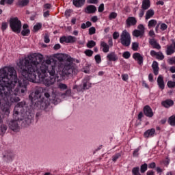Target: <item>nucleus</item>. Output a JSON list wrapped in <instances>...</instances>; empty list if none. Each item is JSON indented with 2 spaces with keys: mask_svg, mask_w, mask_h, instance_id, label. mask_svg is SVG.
<instances>
[{
  "mask_svg": "<svg viewBox=\"0 0 175 175\" xmlns=\"http://www.w3.org/2000/svg\"><path fill=\"white\" fill-rule=\"evenodd\" d=\"M43 55L41 53H31L23 58L19 59L17 65L19 68V73L22 78L17 79V72L14 67L5 66L0 69V106L5 114L10 113V106L13 103L20 102V97L27 92L28 81L38 83L36 73H39L40 77L46 75V72L50 76H54L55 72L61 77L69 76L73 72V66L57 63L51 65L53 58L48 57L43 61Z\"/></svg>",
  "mask_w": 175,
  "mask_h": 175,
  "instance_id": "obj_1",
  "label": "nucleus"
},
{
  "mask_svg": "<svg viewBox=\"0 0 175 175\" xmlns=\"http://www.w3.org/2000/svg\"><path fill=\"white\" fill-rule=\"evenodd\" d=\"M27 103L25 101H21L18 103L14 107V117L15 118L14 120H12L11 122L10 123V128L14 132H16V131H18V124H17V121H20V119L17 117L20 113L23 114L24 113V107H25Z\"/></svg>",
  "mask_w": 175,
  "mask_h": 175,
  "instance_id": "obj_2",
  "label": "nucleus"
},
{
  "mask_svg": "<svg viewBox=\"0 0 175 175\" xmlns=\"http://www.w3.org/2000/svg\"><path fill=\"white\" fill-rule=\"evenodd\" d=\"M47 73L46 72L45 75L42 77H40V74L37 73L40 80L46 85V87H50V85H53L57 81V77H55V74L54 75H50V77H47Z\"/></svg>",
  "mask_w": 175,
  "mask_h": 175,
  "instance_id": "obj_3",
  "label": "nucleus"
},
{
  "mask_svg": "<svg viewBox=\"0 0 175 175\" xmlns=\"http://www.w3.org/2000/svg\"><path fill=\"white\" fill-rule=\"evenodd\" d=\"M131 40L132 38L131 37V33H129L126 29L123 30L120 34L121 44L124 47H129Z\"/></svg>",
  "mask_w": 175,
  "mask_h": 175,
  "instance_id": "obj_4",
  "label": "nucleus"
},
{
  "mask_svg": "<svg viewBox=\"0 0 175 175\" xmlns=\"http://www.w3.org/2000/svg\"><path fill=\"white\" fill-rule=\"evenodd\" d=\"M10 27L13 32L20 33L21 31V21L17 17L12 18L10 20Z\"/></svg>",
  "mask_w": 175,
  "mask_h": 175,
  "instance_id": "obj_5",
  "label": "nucleus"
},
{
  "mask_svg": "<svg viewBox=\"0 0 175 175\" xmlns=\"http://www.w3.org/2000/svg\"><path fill=\"white\" fill-rule=\"evenodd\" d=\"M146 32V28L143 24H139L137 26V29H135L132 32V35L134 38H143L144 36V33Z\"/></svg>",
  "mask_w": 175,
  "mask_h": 175,
  "instance_id": "obj_6",
  "label": "nucleus"
},
{
  "mask_svg": "<svg viewBox=\"0 0 175 175\" xmlns=\"http://www.w3.org/2000/svg\"><path fill=\"white\" fill-rule=\"evenodd\" d=\"M77 40V38L72 36H62L59 39L60 43H76Z\"/></svg>",
  "mask_w": 175,
  "mask_h": 175,
  "instance_id": "obj_7",
  "label": "nucleus"
},
{
  "mask_svg": "<svg viewBox=\"0 0 175 175\" xmlns=\"http://www.w3.org/2000/svg\"><path fill=\"white\" fill-rule=\"evenodd\" d=\"M137 24V19L135 16H129L126 20V28L135 27Z\"/></svg>",
  "mask_w": 175,
  "mask_h": 175,
  "instance_id": "obj_8",
  "label": "nucleus"
},
{
  "mask_svg": "<svg viewBox=\"0 0 175 175\" xmlns=\"http://www.w3.org/2000/svg\"><path fill=\"white\" fill-rule=\"evenodd\" d=\"M42 97V92H40V90H36L34 92H31L29 98L31 102H33V100H36V99H39V98Z\"/></svg>",
  "mask_w": 175,
  "mask_h": 175,
  "instance_id": "obj_9",
  "label": "nucleus"
},
{
  "mask_svg": "<svg viewBox=\"0 0 175 175\" xmlns=\"http://www.w3.org/2000/svg\"><path fill=\"white\" fill-rule=\"evenodd\" d=\"M150 55L151 57H155L157 59H159V61H163L165 59V55H163V53L162 52H157L154 50L150 51Z\"/></svg>",
  "mask_w": 175,
  "mask_h": 175,
  "instance_id": "obj_10",
  "label": "nucleus"
},
{
  "mask_svg": "<svg viewBox=\"0 0 175 175\" xmlns=\"http://www.w3.org/2000/svg\"><path fill=\"white\" fill-rule=\"evenodd\" d=\"M144 113L145 116L146 117H148L149 118L154 117V112L152 111V109H151V107H150V105H146L144 107Z\"/></svg>",
  "mask_w": 175,
  "mask_h": 175,
  "instance_id": "obj_11",
  "label": "nucleus"
},
{
  "mask_svg": "<svg viewBox=\"0 0 175 175\" xmlns=\"http://www.w3.org/2000/svg\"><path fill=\"white\" fill-rule=\"evenodd\" d=\"M174 105V101L172 99H166L161 102V106L165 109H170L172 106Z\"/></svg>",
  "mask_w": 175,
  "mask_h": 175,
  "instance_id": "obj_12",
  "label": "nucleus"
},
{
  "mask_svg": "<svg viewBox=\"0 0 175 175\" xmlns=\"http://www.w3.org/2000/svg\"><path fill=\"white\" fill-rule=\"evenodd\" d=\"M175 53V41L172 42V44L167 46L166 54L167 55H172Z\"/></svg>",
  "mask_w": 175,
  "mask_h": 175,
  "instance_id": "obj_13",
  "label": "nucleus"
},
{
  "mask_svg": "<svg viewBox=\"0 0 175 175\" xmlns=\"http://www.w3.org/2000/svg\"><path fill=\"white\" fill-rule=\"evenodd\" d=\"M133 58L136 61L138 65H143V56L139 53H135L133 55Z\"/></svg>",
  "mask_w": 175,
  "mask_h": 175,
  "instance_id": "obj_14",
  "label": "nucleus"
},
{
  "mask_svg": "<svg viewBox=\"0 0 175 175\" xmlns=\"http://www.w3.org/2000/svg\"><path fill=\"white\" fill-rule=\"evenodd\" d=\"M149 44H150V46H152L153 49H156V50H161V45L159 44V43H158V42H157V40H155L154 38L150 39Z\"/></svg>",
  "mask_w": 175,
  "mask_h": 175,
  "instance_id": "obj_15",
  "label": "nucleus"
},
{
  "mask_svg": "<svg viewBox=\"0 0 175 175\" xmlns=\"http://www.w3.org/2000/svg\"><path fill=\"white\" fill-rule=\"evenodd\" d=\"M107 59H108V61L116 62V61H118V56L116 54V52H111L107 54Z\"/></svg>",
  "mask_w": 175,
  "mask_h": 175,
  "instance_id": "obj_16",
  "label": "nucleus"
},
{
  "mask_svg": "<svg viewBox=\"0 0 175 175\" xmlns=\"http://www.w3.org/2000/svg\"><path fill=\"white\" fill-rule=\"evenodd\" d=\"M157 84L160 90H165V81H163V76L159 75L157 78Z\"/></svg>",
  "mask_w": 175,
  "mask_h": 175,
  "instance_id": "obj_17",
  "label": "nucleus"
},
{
  "mask_svg": "<svg viewBox=\"0 0 175 175\" xmlns=\"http://www.w3.org/2000/svg\"><path fill=\"white\" fill-rule=\"evenodd\" d=\"M159 27L161 31H166V29H167V25H166V23H161V22H159V23H157L155 27V31L157 33L159 32Z\"/></svg>",
  "mask_w": 175,
  "mask_h": 175,
  "instance_id": "obj_18",
  "label": "nucleus"
},
{
  "mask_svg": "<svg viewBox=\"0 0 175 175\" xmlns=\"http://www.w3.org/2000/svg\"><path fill=\"white\" fill-rule=\"evenodd\" d=\"M96 12V7L93 5H88L85 9V12L88 14H92Z\"/></svg>",
  "mask_w": 175,
  "mask_h": 175,
  "instance_id": "obj_19",
  "label": "nucleus"
},
{
  "mask_svg": "<svg viewBox=\"0 0 175 175\" xmlns=\"http://www.w3.org/2000/svg\"><path fill=\"white\" fill-rule=\"evenodd\" d=\"M100 49H103V53H109L110 51V46L105 41H101L100 43Z\"/></svg>",
  "mask_w": 175,
  "mask_h": 175,
  "instance_id": "obj_20",
  "label": "nucleus"
},
{
  "mask_svg": "<svg viewBox=\"0 0 175 175\" xmlns=\"http://www.w3.org/2000/svg\"><path fill=\"white\" fill-rule=\"evenodd\" d=\"M151 6V1L150 0H143L142 4V9L143 10H148Z\"/></svg>",
  "mask_w": 175,
  "mask_h": 175,
  "instance_id": "obj_21",
  "label": "nucleus"
},
{
  "mask_svg": "<svg viewBox=\"0 0 175 175\" xmlns=\"http://www.w3.org/2000/svg\"><path fill=\"white\" fill-rule=\"evenodd\" d=\"M55 58L57 59L59 62H63L66 58H68V55L64 53H57L55 55Z\"/></svg>",
  "mask_w": 175,
  "mask_h": 175,
  "instance_id": "obj_22",
  "label": "nucleus"
},
{
  "mask_svg": "<svg viewBox=\"0 0 175 175\" xmlns=\"http://www.w3.org/2000/svg\"><path fill=\"white\" fill-rule=\"evenodd\" d=\"M154 135H155V129H148L144 133V136L146 138L154 137Z\"/></svg>",
  "mask_w": 175,
  "mask_h": 175,
  "instance_id": "obj_23",
  "label": "nucleus"
},
{
  "mask_svg": "<svg viewBox=\"0 0 175 175\" xmlns=\"http://www.w3.org/2000/svg\"><path fill=\"white\" fill-rule=\"evenodd\" d=\"M152 68L153 69V73L155 76H158L159 75V66H158V63L157 61H154L152 64Z\"/></svg>",
  "mask_w": 175,
  "mask_h": 175,
  "instance_id": "obj_24",
  "label": "nucleus"
},
{
  "mask_svg": "<svg viewBox=\"0 0 175 175\" xmlns=\"http://www.w3.org/2000/svg\"><path fill=\"white\" fill-rule=\"evenodd\" d=\"M29 26L27 24H24L23 26V30L21 31V35L23 36H28V35H29L31 31L29 30Z\"/></svg>",
  "mask_w": 175,
  "mask_h": 175,
  "instance_id": "obj_25",
  "label": "nucleus"
},
{
  "mask_svg": "<svg viewBox=\"0 0 175 175\" xmlns=\"http://www.w3.org/2000/svg\"><path fill=\"white\" fill-rule=\"evenodd\" d=\"M84 3H85V0H72V5L75 8H81L84 6Z\"/></svg>",
  "mask_w": 175,
  "mask_h": 175,
  "instance_id": "obj_26",
  "label": "nucleus"
},
{
  "mask_svg": "<svg viewBox=\"0 0 175 175\" xmlns=\"http://www.w3.org/2000/svg\"><path fill=\"white\" fill-rule=\"evenodd\" d=\"M154 14H155V12L152 9H150L146 11L145 14V19L150 20V18L154 17Z\"/></svg>",
  "mask_w": 175,
  "mask_h": 175,
  "instance_id": "obj_27",
  "label": "nucleus"
},
{
  "mask_svg": "<svg viewBox=\"0 0 175 175\" xmlns=\"http://www.w3.org/2000/svg\"><path fill=\"white\" fill-rule=\"evenodd\" d=\"M29 3V0H19L18 1V5L21 8H24V6H27Z\"/></svg>",
  "mask_w": 175,
  "mask_h": 175,
  "instance_id": "obj_28",
  "label": "nucleus"
},
{
  "mask_svg": "<svg viewBox=\"0 0 175 175\" xmlns=\"http://www.w3.org/2000/svg\"><path fill=\"white\" fill-rule=\"evenodd\" d=\"M155 25H158L157 20L152 19L149 21L148 24V28H153V27H155Z\"/></svg>",
  "mask_w": 175,
  "mask_h": 175,
  "instance_id": "obj_29",
  "label": "nucleus"
},
{
  "mask_svg": "<svg viewBox=\"0 0 175 175\" xmlns=\"http://www.w3.org/2000/svg\"><path fill=\"white\" fill-rule=\"evenodd\" d=\"M96 46V42L94 40H90L86 44V46L88 49H92L93 47H95Z\"/></svg>",
  "mask_w": 175,
  "mask_h": 175,
  "instance_id": "obj_30",
  "label": "nucleus"
},
{
  "mask_svg": "<svg viewBox=\"0 0 175 175\" xmlns=\"http://www.w3.org/2000/svg\"><path fill=\"white\" fill-rule=\"evenodd\" d=\"M168 124H170L171 126H175V115H172L168 118Z\"/></svg>",
  "mask_w": 175,
  "mask_h": 175,
  "instance_id": "obj_31",
  "label": "nucleus"
},
{
  "mask_svg": "<svg viewBox=\"0 0 175 175\" xmlns=\"http://www.w3.org/2000/svg\"><path fill=\"white\" fill-rule=\"evenodd\" d=\"M92 25V23L90 21H87L85 23H82L81 25V28L82 29H85V28H90Z\"/></svg>",
  "mask_w": 175,
  "mask_h": 175,
  "instance_id": "obj_32",
  "label": "nucleus"
},
{
  "mask_svg": "<svg viewBox=\"0 0 175 175\" xmlns=\"http://www.w3.org/2000/svg\"><path fill=\"white\" fill-rule=\"evenodd\" d=\"M84 54L86 55V57H92V55H94V51L91 49H86L84 51Z\"/></svg>",
  "mask_w": 175,
  "mask_h": 175,
  "instance_id": "obj_33",
  "label": "nucleus"
},
{
  "mask_svg": "<svg viewBox=\"0 0 175 175\" xmlns=\"http://www.w3.org/2000/svg\"><path fill=\"white\" fill-rule=\"evenodd\" d=\"M13 2H14V0H1L0 5H5V3L12 5Z\"/></svg>",
  "mask_w": 175,
  "mask_h": 175,
  "instance_id": "obj_34",
  "label": "nucleus"
},
{
  "mask_svg": "<svg viewBox=\"0 0 175 175\" xmlns=\"http://www.w3.org/2000/svg\"><path fill=\"white\" fill-rule=\"evenodd\" d=\"M57 87L59 90H62L63 91H64L65 90H68V85L62 83H59Z\"/></svg>",
  "mask_w": 175,
  "mask_h": 175,
  "instance_id": "obj_35",
  "label": "nucleus"
},
{
  "mask_svg": "<svg viewBox=\"0 0 175 175\" xmlns=\"http://www.w3.org/2000/svg\"><path fill=\"white\" fill-rule=\"evenodd\" d=\"M94 59L96 64H99L102 62V57L100 54H97L94 56Z\"/></svg>",
  "mask_w": 175,
  "mask_h": 175,
  "instance_id": "obj_36",
  "label": "nucleus"
},
{
  "mask_svg": "<svg viewBox=\"0 0 175 175\" xmlns=\"http://www.w3.org/2000/svg\"><path fill=\"white\" fill-rule=\"evenodd\" d=\"M148 167V166L147 165V163L142 165L140 168L141 173H146V172H147Z\"/></svg>",
  "mask_w": 175,
  "mask_h": 175,
  "instance_id": "obj_37",
  "label": "nucleus"
},
{
  "mask_svg": "<svg viewBox=\"0 0 175 175\" xmlns=\"http://www.w3.org/2000/svg\"><path fill=\"white\" fill-rule=\"evenodd\" d=\"M132 50H133V51H137L139 50V43L138 42H133L132 43Z\"/></svg>",
  "mask_w": 175,
  "mask_h": 175,
  "instance_id": "obj_38",
  "label": "nucleus"
},
{
  "mask_svg": "<svg viewBox=\"0 0 175 175\" xmlns=\"http://www.w3.org/2000/svg\"><path fill=\"white\" fill-rule=\"evenodd\" d=\"M117 12H111L109 15V20H114V18H117Z\"/></svg>",
  "mask_w": 175,
  "mask_h": 175,
  "instance_id": "obj_39",
  "label": "nucleus"
},
{
  "mask_svg": "<svg viewBox=\"0 0 175 175\" xmlns=\"http://www.w3.org/2000/svg\"><path fill=\"white\" fill-rule=\"evenodd\" d=\"M139 167H135L133 168L132 173L133 175H142L140 174V172H139Z\"/></svg>",
  "mask_w": 175,
  "mask_h": 175,
  "instance_id": "obj_40",
  "label": "nucleus"
},
{
  "mask_svg": "<svg viewBox=\"0 0 175 175\" xmlns=\"http://www.w3.org/2000/svg\"><path fill=\"white\" fill-rule=\"evenodd\" d=\"M167 85L168 88H175V81H168Z\"/></svg>",
  "mask_w": 175,
  "mask_h": 175,
  "instance_id": "obj_41",
  "label": "nucleus"
},
{
  "mask_svg": "<svg viewBox=\"0 0 175 175\" xmlns=\"http://www.w3.org/2000/svg\"><path fill=\"white\" fill-rule=\"evenodd\" d=\"M42 29V24L41 23H37L36 25L33 26V30L35 32H38L39 29Z\"/></svg>",
  "mask_w": 175,
  "mask_h": 175,
  "instance_id": "obj_42",
  "label": "nucleus"
},
{
  "mask_svg": "<svg viewBox=\"0 0 175 175\" xmlns=\"http://www.w3.org/2000/svg\"><path fill=\"white\" fill-rule=\"evenodd\" d=\"M96 33V29L95 27H92L89 29V35H94Z\"/></svg>",
  "mask_w": 175,
  "mask_h": 175,
  "instance_id": "obj_43",
  "label": "nucleus"
},
{
  "mask_svg": "<svg viewBox=\"0 0 175 175\" xmlns=\"http://www.w3.org/2000/svg\"><path fill=\"white\" fill-rule=\"evenodd\" d=\"M123 58H125V59H128L131 57V53L129 51H126L122 55Z\"/></svg>",
  "mask_w": 175,
  "mask_h": 175,
  "instance_id": "obj_44",
  "label": "nucleus"
},
{
  "mask_svg": "<svg viewBox=\"0 0 175 175\" xmlns=\"http://www.w3.org/2000/svg\"><path fill=\"white\" fill-rule=\"evenodd\" d=\"M103 10H105V4L101 3V4L99 5L98 8V12L99 13H102V12H103Z\"/></svg>",
  "mask_w": 175,
  "mask_h": 175,
  "instance_id": "obj_45",
  "label": "nucleus"
},
{
  "mask_svg": "<svg viewBox=\"0 0 175 175\" xmlns=\"http://www.w3.org/2000/svg\"><path fill=\"white\" fill-rule=\"evenodd\" d=\"M118 38H120V33H118V31L113 32V39H114L115 40H117V39H118Z\"/></svg>",
  "mask_w": 175,
  "mask_h": 175,
  "instance_id": "obj_46",
  "label": "nucleus"
},
{
  "mask_svg": "<svg viewBox=\"0 0 175 175\" xmlns=\"http://www.w3.org/2000/svg\"><path fill=\"white\" fill-rule=\"evenodd\" d=\"M120 157H121V154H114V155L112 157V161H113V162H116V161H117V159H118V158H120Z\"/></svg>",
  "mask_w": 175,
  "mask_h": 175,
  "instance_id": "obj_47",
  "label": "nucleus"
},
{
  "mask_svg": "<svg viewBox=\"0 0 175 175\" xmlns=\"http://www.w3.org/2000/svg\"><path fill=\"white\" fill-rule=\"evenodd\" d=\"M122 79L123 81H128V79H129V76L128 74H123L122 75Z\"/></svg>",
  "mask_w": 175,
  "mask_h": 175,
  "instance_id": "obj_48",
  "label": "nucleus"
},
{
  "mask_svg": "<svg viewBox=\"0 0 175 175\" xmlns=\"http://www.w3.org/2000/svg\"><path fill=\"white\" fill-rule=\"evenodd\" d=\"M8 28V23L3 22L1 24V29L2 31H5Z\"/></svg>",
  "mask_w": 175,
  "mask_h": 175,
  "instance_id": "obj_49",
  "label": "nucleus"
},
{
  "mask_svg": "<svg viewBox=\"0 0 175 175\" xmlns=\"http://www.w3.org/2000/svg\"><path fill=\"white\" fill-rule=\"evenodd\" d=\"M1 132H3V133L6 132V131L8 130V126L5 124H2L1 126Z\"/></svg>",
  "mask_w": 175,
  "mask_h": 175,
  "instance_id": "obj_50",
  "label": "nucleus"
},
{
  "mask_svg": "<svg viewBox=\"0 0 175 175\" xmlns=\"http://www.w3.org/2000/svg\"><path fill=\"white\" fill-rule=\"evenodd\" d=\"M98 20V18L97 16H94L90 18V21H92V23H96Z\"/></svg>",
  "mask_w": 175,
  "mask_h": 175,
  "instance_id": "obj_51",
  "label": "nucleus"
},
{
  "mask_svg": "<svg viewBox=\"0 0 175 175\" xmlns=\"http://www.w3.org/2000/svg\"><path fill=\"white\" fill-rule=\"evenodd\" d=\"M168 64H170V65H175V59L173 57L169 59Z\"/></svg>",
  "mask_w": 175,
  "mask_h": 175,
  "instance_id": "obj_52",
  "label": "nucleus"
},
{
  "mask_svg": "<svg viewBox=\"0 0 175 175\" xmlns=\"http://www.w3.org/2000/svg\"><path fill=\"white\" fill-rule=\"evenodd\" d=\"M70 14H72V10H67L65 12V16L66 17H70Z\"/></svg>",
  "mask_w": 175,
  "mask_h": 175,
  "instance_id": "obj_53",
  "label": "nucleus"
},
{
  "mask_svg": "<svg viewBox=\"0 0 175 175\" xmlns=\"http://www.w3.org/2000/svg\"><path fill=\"white\" fill-rule=\"evenodd\" d=\"M157 166V164L154 162H152L148 165L149 169H155V167Z\"/></svg>",
  "mask_w": 175,
  "mask_h": 175,
  "instance_id": "obj_54",
  "label": "nucleus"
},
{
  "mask_svg": "<svg viewBox=\"0 0 175 175\" xmlns=\"http://www.w3.org/2000/svg\"><path fill=\"white\" fill-rule=\"evenodd\" d=\"M44 43H50V38L47 35L44 36Z\"/></svg>",
  "mask_w": 175,
  "mask_h": 175,
  "instance_id": "obj_55",
  "label": "nucleus"
},
{
  "mask_svg": "<svg viewBox=\"0 0 175 175\" xmlns=\"http://www.w3.org/2000/svg\"><path fill=\"white\" fill-rule=\"evenodd\" d=\"M148 80L151 83H152V81H154V76L152 75V74H149V75H148Z\"/></svg>",
  "mask_w": 175,
  "mask_h": 175,
  "instance_id": "obj_56",
  "label": "nucleus"
},
{
  "mask_svg": "<svg viewBox=\"0 0 175 175\" xmlns=\"http://www.w3.org/2000/svg\"><path fill=\"white\" fill-rule=\"evenodd\" d=\"M149 36H151V38L155 37V33L154 32V30H150L149 31Z\"/></svg>",
  "mask_w": 175,
  "mask_h": 175,
  "instance_id": "obj_57",
  "label": "nucleus"
},
{
  "mask_svg": "<svg viewBox=\"0 0 175 175\" xmlns=\"http://www.w3.org/2000/svg\"><path fill=\"white\" fill-rule=\"evenodd\" d=\"M144 10H141L139 13V17H140V18H142V17H143V16H144Z\"/></svg>",
  "mask_w": 175,
  "mask_h": 175,
  "instance_id": "obj_58",
  "label": "nucleus"
},
{
  "mask_svg": "<svg viewBox=\"0 0 175 175\" xmlns=\"http://www.w3.org/2000/svg\"><path fill=\"white\" fill-rule=\"evenodd\" d=\"M54 50H59L61 49V45L59 44H56L53 46Z\"/></svg>",
  "mask_w": 175,
  "mask_h": 175,
  "instance_id": "obj_59",
  "label": "nucleus"
},
{
  "mask_svg": "<svg viewBox=\"0 0 175 175\" xmlns=\"http://www.w3.org/2000/svg\"><path fill=\"white\" fill-rule=\"evenodd\" d=\"M66 61L67 62H72L73 61V59H72L71 57H70V56H68V55H67V57L66 58Z\"/></svg>",
  "mask_w": 175,
  "mask_h": 175,
  "instance_id": "obj_60",
  "label": "nucleus"
},
{
  "mask_svg": "<svg viewBox=\"0 0 175 175\" xmlns=\"http://www.w3.org/2000/svg\"><path fill=\"white\" fill-rule=\"evenodd\" d=\"M108 43H109V47H113V39H109V41H108Z\"/></svg>",
  "mask_w": 175,
  "mask_h": 175,
  "instance_id": "obj_61",
  "label": "nucleus"
},
{
  "mask_svg": "<svg viewBox=\"0 0 175 175\" xmlns=\"http://www.w3.org/2000/svg\"><path fill=\"white\" fill-rule=\"evenodd\" d=\"M50 16V11H46L44 12V17H49Z\"/></svg>",
  "mask_w": 175,
  "mask_h": 175,
  "instance_id": "obj_62",
  "label": "nucleus"
},
{
  "mask_svg": "<svg viewBox=\"0 0 175 175\" xmlns=\"http://www.w3.org/2000/svg\"><path fill=\"white\" fill-rule=\"evenodd\" d=\"M44 9H50V8H51V5H50L49 3H46L44 5Z\"/></svg>",
  "mask_w": 175,
  "mask_h": 175,
  "instance_id": "obj_63",
  "label": "nucleus"
},
{
  "mask_svg": "<svg viewBox=\"0 0 175 175\" xmlns=\"http://www.w3.org/2000/svg\"><path fill=\"white\" fill-rule=\"evenodd\" d=\"M143 118V112H139L138 114V120H142Z\"/></svg>",
  "mask_w": 175,
  "mask_h": 175,
  "instance_id": "obj_64",
  "label": "nucleus"
}]
</instances>
